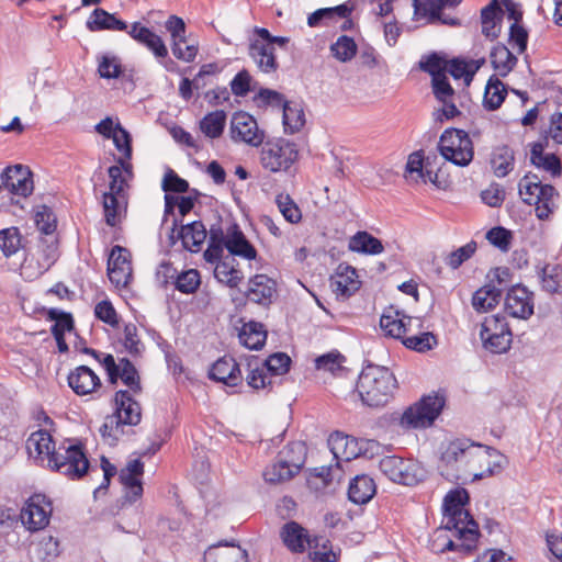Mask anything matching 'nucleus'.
Returning <instances> with one entry per match:
<instances>
[{
	"label": "nucleus",
	"mask_w": 562,
	"mask_h": 562,
	"mask_svg": "<svg viewBox=\"0 0 562 562\" xmlns=\"http://www.w3.org/2000/svg\"><path fill=\"white\" fill-rule=\"evenodd\" d=\"M402 344L417 352H425L431 350L437 345V338L432 333H409L406 334Z\"/></svg>",
	"instance_id": "nucleus-49"
},
{
	"label": "nucleus",
	"mask_w": 562,
	"mask_h": 562,
	"mask_svg": "<svg viewBox=\"0 0 562 562\" xmlns=\"http://www.w3.org/2000/svg\"><path fill=\"white\" fill-rule=\"evenodd\" d=\"M445 529L453 531V537L460 541L459 547L464 550L465 554L472 553L476 548L480 532L479 525L472 516L463 518L457 517L454 513H445Z\"/></svg>",
	"instance_id": "nucleus-11"
},
{
	"label": "nucleus",
	"mask_w": 562,
	"mask_h": 562,
	"mask_svg": "<svg viewBox=\"0 0 562 562\" xmlns=\"http://www.w3.org/2000/svg\"><path fill=\"white\" fill-rule=\"evenodd\" d=\"M144 473V463L139 459L132 460L120 472V481L127 488L126 499L130 503L137 501L143 494L139 480Z\"/></svg>",
	"instance_id": "nucleus-22"
},
{
	"label": "nucleus",
	"mask_w": 562,
	"mask_h": 562,
	"mask_svg": "<svg viewBox=\"0 0 562 562\" xmlns=\"http://www.w3.org/2000/svg\"><path fill=\"white\" fill-rule=\"evenodd\" d=\"M131 252L122 247L114 246L108 259V276L116 288H125L132 280Z\"/></svg>",
	"instance_id": "nucleus-14"
},
{
	"label": "nucleus",
	"mask_w": 562,
	"mask_h": 562,
	"mask_svg": "<svg viewBox=\"0 0 562 562\" xmlns=\"http://www.w3.org/2000/svg\"><path fill=\"white\" fill-rule=\"evenodd\" d=\"M380 471L392 482L403 485H416L425 479L424 468L412 459L386 456L379 462Z\"/></svg>",
	"instance_id": "nucleus-6"
},
{
	"label": "nucleus",
	"mask_w": 562,
	"mask_h": 562,
	"mask_svg": "<svg viewBox=\"0 0 562 562\" xmlns=\"http://www.w3.org/2000/svg\"><path fill=\"white\" fill-rule=\"evenodd\" d=\"M29 454L36 460L47 461V467L71 480H79L87 474L90 462L85 446L74 439H65L58 447L52 435L40 429L30 435L26 440Z\"/></svg>",
	"instance_id": "nucleus-2"
},
{
	"label": "nucleus",
	"mask_w": 562,
	"mask_h": 562,
	"mask_svg": "<svg viewBox=\"0 0 562 562\" xmlns=\"http://www.w3.org/2000/svg\"><path fill=\"white\" fill-rule=\"evenodd\" d=\"M486 239L502 251H508L513 240V233L503 227L496 226L487 231Z\"/></svg>",
	"instance_id": "nucleus-59"
},
{
	"label": "nucleus",
	"mask_w": 562,
	"mask_h": 562,
	"mask_svg": "<svg viewBox=\"0 0 562 562\" xmlns=\"http://www.w3.org/2000/svg\"><path fill=\"white\" fill-rule=\"evenodd\" d=\"M244 296L252 303L268 307L277 296V282L267 274H256L249 279Z\"/></svg>",
	"instance_id": "nucleus-16"
},
{
	"label": "nucleus",
	"mask_w": 562,
	"mask_h": 562,
	"mask_svg": "<svg viewBox=\"0 0 562 562\" xmlns=\"http://www.w3.org/2000/svg\"><path fill=\"white\" fill-rule=\"evenodd\" d=\"M448 61L437 53L430 54L426 60H420L419 68L429 74L431 79L440 77L447 72Z\"/></svg>",
	"instance_id": "nucleus-61"
},
{
	"label": "nucleus",
	"mask_w": 562,
	"mask_h": 562,
	"mask_svg": "<svg viewBox=\"0 0 562 562\" xmlns=\"http://www.w3.org/2000/svg\"><path fill=\"white\" fill-rule=\"evenodd\" d=\"M114 415L122 426H136L142 419L140 404L135 401L127 390H119L114 395Z\"/></svg>",
	"instance_id": "nucleus-17"
},
{
	"label": "nucleus",
	"mask_w": 562,
	"mask_h": 562,
	"mask_svg": "<svg viewBox=\"0 0 562 562\" xmlns=\"http://www.w3.org/2000/svg\"><path fill=\"white\" fill-rule=\"evenodd\" d=\"M229 134L234 142H243L250 146L263 143L265 133L258 128L257 121L247 112L238 111L232 115Z\"/></svg>",
	"instance_id": "nucleus-12"
},
{
	"label": "nucleus",
	"mask_w": 562,
	"mask_h": 562,
	"mask_svg": "<svg viewBox=\"0 0 562 562\" xmlns=\"http://www.w3.org/2000/svg\"><path fill=\"white\" fill-rule=\"evenodd\" d=\"M247 551L235 542H220L204 553V562H247Z\"/></svg>",
	"instance_id": "nucleus-23"
},
{
	"label": "nucleus",
	"mask_w": 562,
	"mask_h": 562,
	"mask_svg": "<svg viewBox=\"0 0 562 562\" xmlns=\"http://www.w3.org/2000/svg\"><path fill=\"white\" fill-rule=\"evenodd\" d=\"M380 327L385 336L402 341L406 334L414 331V327H422V322L417 317L407 316L398 311L390 310L382 314Z\"/></svg>",
	"instance_id": "nucleus-15"
},
{
	"label": "nucleus",
	"mask_w": 562,
	"mask_h": 562,
	"mask_svg": "<svg viewBox=\"0 0 562 562\" xmlns=\"http://www.w3.org/2000/svg\"><path fill=\"white\" fill-rule=\"evenodd\" d=\"M68 385L80 396L92 394L101 387L100 378L87 366H79L68 376Z\"/></svg>",
	"instance_id": "nucleus-19"
},
{
	"label": "nucleus",
	"mask_w": 562,
	"mask_h": 562,
	"mask_svg": "<svg viewBox=\"0 0 562 562\" xmlns=\"http://www.w3.org/2000/svg\"><path fill=\"white\" fill-rule=\"evenodd\" d=\"M469 502V494L464 488H456L450 491L443 498V512L454 513L457 517L468 518L470 513L463 508Z\"/></svg>",
	"instance_id": "nucleus-44"
},
{
	"label": "nucleus",
	"mask_w": 562,
	"mask_h": 562,
	"mask_svg": "<svg viewBox=\"0 0 562 562\" xmlns=\"http://www.w3.org/2000/svg\"><path fill=\"white\" fill-rule=\"evenodd\" d=\"M505 312L515 318L528 319L535 311L533 292L521 284L513 285L505 296Z\"/></svg>",
	"instance_id": "nucleus-13"
},
{
	"label": "nucleus",
	"mask_w": 562,
	"mask_h": 562,
	"mask_svg": "<svg viewBox=\"0 0 562 562\" xmlns=\"http://www.w3.org/2000/svg\"><path fill=\"white\" fill-rule=\"evenodd\" d=\"M345 361L346 358L340 352L334 350L317 357L315 359V367L317 370L330 372L335 376H342L348 371L344 367Z\"/></svg>",
	"instance_id": "nucleus-45"
},
{
	"label": "nucleus",
	"mask_w": 562,
	"mask_h": 562,
	"mask_svg": "<svg viewBox=\"0 0 562 562\" xmlns=\"http://www.w3.org/2000/svg\"><path fill=\"white\" fill-rule=\"evenodd\" d=\"M161 188L165 192L186 193L190 190L189 182L180 178L172 169L164 176Z\"/></svg>",
	"instance_id": "nucleus-64"
},
{
	"label": "nucleus",
	"mask_w": 562,
	"mask_h": 562,
	"mask_svg": "<svg viewBox=\"0 0 562 562\" xmlns=\"http://www.w3.org/2000/svg\"><path fill=\"white\" fill-rule=\"evenodd\" d=\"M446 400L441 395H424L417 403L405 409L401 417V426L422 429L430 427L437 419Z\"/></svg>",
	"instance_id": "nucleus-5"
},
{
	"label": "nucleus",
	"mask_w": 562,
	"mask_h": 562,
	"mask_svg": "<svg viewBox=\"0 0 562 562\" xmlns=\"http://www.w3.org/2000/svg\"><path fill=\"white\" fill-rule=\"evenodd\" d=\"M547 144L535 142L530 148V162L536 168L543 169L551 173L553 178L562 175V164L558 155L544 154Z\"/></svg>",
	"instance_id": "nucleus-26"
},
{
	"label": "nucleus",
	"mask_w": 562,
	"mask_h": 562,
	"mask_svg": "<svg viewBox=\"0 0 562 562\" xmlns=\"http://www.w3.org/2000/svg\"><path fill=\"white\" fill-rule=\"evenodd\" d=\"M353 7L349 3H342L330 8H321L312 12L307 16V25L310 27L326 26L336 18H347L351 15Z\"/></svg>",
	"instance_id": "nucleus-31"
},
{
	"label": "nucleus",
	"mask_w": 562,
	"mask_h": 562,
	"mask_svg": "<svg viewBox=\"0 0 562 562\" xmlns=\"http://www.w3.org/2000/svg\"><path fill=\"white\" fill-rule=\"evenodd\" d=\"M558 195V191L552 184H542L540 182L537 192L536 215L539 220H548L552 214L555 204L553 198Z\"/></svg>",
	"instance_id": "nucleus-40"
},
{
	"label": "nucleus",
	"mask_w": 562,
	"mask_h": 562,
	"mask_svg": "<svg viewBox=\"0 0 562 562\" xmlns=\"http://www.w3.org/2000/svg\"><path fill=\"white\" fill-rule=\"evenodd\" d=\"M505 457L467 438L450 441L441 451L438 470L450 482H474L503 469Z\"/></svg>",
	"instance_id": "nucleus-1"
},
{
	"label": "nucleus",
	"mask_w": 562,
	"mask_h": 562,
	"mask_svg": "<svg viewBox=\"0 0 562 562\" xmlns=\"http://www.w3.org/2000/svg\"><path fill=\"white\" fill-rule=\"evenodd\" d=\"M375 493V482L371 476L367 474L357 475L349 483L348 498L355 504H367L372 499Z\"/></svg>",
	"instance_id": "nucleus-29"
},
{
	"label": "nucleus",
	"mask_w": 562,
	"mask_h": 562,
	"mask_svg": "<svg viewBox=\"0 0 562 562\" xmlns=\"http://www.w3.org/2000/svg\"><path fill=\"white\" fill-rule=\"evenodd\" d=\"M226 113L223 110H216L207 113L200 121V130L209 138H218L225 128Z\"/></svg>",
	"instance_id": "nucleus-43"
},
{
	"label": "nucleus",
	"mask_w": 562,
	"mask_h": 562,
	"mask_svg": "<svg viewBox=\"0 0 562 562\" xmlns=\"http://www.w3.org/2000/svg\"><path fill=\"white\" fill-rule=\"evenodd\" d=\"M437 147L445 160L458 167L469 166L474 157L473 142L463 130L454 127L445 130Z\"/></svg>",
	"instance_id": "nucleus-4"
},
{
	"label": "nucleus",
	"mask_w": 562,
	"mask_h": 562,
	"mask_svg": "<svg viewBox=\"0 0 562 562\" xmlns=\"http://www.w3.org/2000/svg\"><path fill=\"white\" fill-rule=\"evenodd\" d=\"M483 346L493 353H503L510 348L513 334H484L480 333Z\"/></svg>",
	"instance_id": "nucleus-51"
},
{
	"label": "nucleus",
	"mask_w": 562,
	"mask_h": 562,
	"mask_svg": "<svg viewBox=\"0 0 562 562\" xmlns=\"http://www.w3.org/2000/svg\"><path fill=\"white\" fill-rule=\"evenodd\" d=\"M291 362V358L286 353L276 352L260 363L272 375H281L290 370Z\"/></svg>",
	"instance_id": "nucleus-58"
},
{
	"label": "nucleus",
	"mask_w": 562,
	"mask_h": 562,
	"mask_svg": "<svg viewBox=\"0 0 562 562\" xmlns=\"http://www.w3.org/2000/svg\"><path fill=\"white\" fill-rule=\"evenodd\" d=\"M331 55L340 63L350 61L358 52L355 40L347 35H340L329 47Z\"/></svg>",
	"instance_id": "nucleus-47"
},
{
	"label": "nucleus",
	"mask_w": 562,
	"mask_h": 562,
	"mask_svg": "<svg viewBox=\"0 0 562 562\" xmlns=\"http://www.w3.org/2000/svg\"><path fill=\"white\" fill-rule=\"evenodd\" d=\"M286 453H296L292 458H282L279 456L278 460L266 468L263 479L270 484H279L291 480L295 476L303 463L305 456V446L300 441L290 442L286 446Z\"/></svg>",
	"instance_id": "nucleus-8"
},
{
	"label": "nucleus",
	"mask_w": 562,
	"mask_h": 562,
	"mask_svg": "<svg viewBox=\"0 0 562 562\" xmlns=\"http://www.w3.org/2000/svg\"><path fill=\"white\" fill-rule=\"evenodd\" d=\"M514 165L515 154L509 146L501 145L493 149L491 166L496 177H506L514 169Z\"/></svg>",
	"instance_id": "nucleus-34"
},
{
	"label": "nucleus",
	"mask_w": 562,
	"mask_h": 562,
	"mask_svg": "<svg viewBox=\"0 0 562 562\" xmlns=\"http://www.w3.org/2000/svg\"><path fill=\"white\" fill-rule=\"evenodd\" d=\"M276 203L280 213L289 223L296 224L301 221V210L289 194H278Z\"/></svg>",
	"instance_id": "nucleus-56"
},
{
	"label": "nucleus",
	"mask_w": 562,
	"mask_h": 562,
	"mask_svg": "<svg viewBox=\"0 0 562 562\" xmlns=\"http://www.w3.org/2000/svg\"><path fill=\"white\" fill-rule=\"evenodd\" d=\"M502 13L497 0H492L481 10L482 34L485 37L493 41L499 36L501 25H497L495 20L496 16Z\"/></svg>",
	"instance_id": "nucleus-39"
},
{
	"label": "nucleus",
	"mask_w": 562,
	"mask_h": 562,
	"mask_svg": "<svg viewBox=\"0 0 562 562\" xmlns=\"http://www.w3.org/2000/svg\"><path fill=\"white\" fill-rule=\"evenodd\" d=\"M440 2L441 0H413L414 14L417 18H426L429 24L461 26V20L446 14Z\"/></svg>",
	"instance_id": "nucleus-18"
},
{
	"label": "nucleus",
	"mask_w": 562,
	"mask_h": 562,
	"mask_svg": "<svg viewBox=\"0 0 562 562\" xmlns=\"http://www.w3.org/2000/svg\"><path fill=\"white\" fill-rule=\"evenodd\" d=\"M296 145L288 139L279 138L267 142L260 153V162L271 172L286 171L297 159Z\"/></svg>",
	"instance_id": "nucleus-7"
},
{
	"label": "nucleus",
	"mask_w": 562,
	"mask_h": 562,
	"mask_svg": "<svg viewBox=\"0 0 562 562\" xmlns=\"http://www.w3.org/2000/svg\"><path fill=\"white\" fill-rule=\"evenodd\" d=\"M235 261V258L227 257L225 260L218 261L214 269V277L217 281L228 288H236L244 279V274L236 268Z\"/></svg>",
	"instance_id": "nucleus-37"
},
{
	"label": "nucleus",
	"mask_w": 562,
	"mask_h": 562,
	"mask_svg": "<svg viewBox=\"0 0 562 562\" xmlns=\"http://www.w3.org/2000/svg\"><path fill=\"white\" fill-rule=\"evenodd\" d=\"M21 247V235L18 227L0 231V249L5 257H11Z\"/></svg>",
	"instance_id": "nucleus-55"
},
{
	"label": "nucleus",
	"mask_w": 562,
	"mask_h": 562,
	"mask_svg": "<svg viewBox=\"0 0 562 562\" xmlns=\"http://www.w3.org/2000/svg\"><path fill=\"white\" fill-rule=\"evenodd\" d=\"M282 112L284 131L286 133H296L304 126L305 114L300 102L290 101L288 104H284Z\"/></svg>",
	"instance_id": "nucleus-41"
},
{
	"label": "nucleus",
	"mask_w": 562,
	"mask_h": 562,
	"mask_svg": "<svg viewBox=\"0 0 562 562\" xmlns=\"http://www.w3.org/2000/svg\"><path fill=\"white\" fill-rule=\"evenodd\" d=\"M87 29L91 32L98 31H126L128 29L126 22L120 20L102 8H97L92 11L87 20Z\"/></svg>",
	"instance_id": "nucleus-30"
},
{
	"label": "nucleus",
	"mask_w": 562,
	"mask_h": 562,
	"mask_svg": "<svg viewBox=\"0 0 562 562\" xmlns=\"http://www.w3.org/2000/svg\"><path fill=\"white\" fill-rule=\"evenodd\" d=\"M120 375L122 382L130 389L133 394L142 392L140 378L135 366L127 359H120Z\"/></svg>",
	"instance_id": "nucleus-50"
},
{
	"label": "nucleus",
	"mask_w": 562,
	"mask_h": 562,
	"mask_svg": "<svg viewBox=\"0 0 562 562\" xmlns=\"http://www.w3.org/2000/svg\"><path fill=\"white\" fill-rule=\"evenodd\" d=\"M357 270L348 265L340 263L335 276L330 278V286L337 294L350 296L359 289Z\"/></svg>",
	"instance_id": "nucleus-27"
},
{
	"label": "nucleus",
	"mask_w": 562,
	"mask_h": 562,
	"mask_svg": "<svg viewBox=\"0 0 562 562\" xmlns=\"http://www.w3.org/2000/svg\"><path fill=\"white\" fill-rule=\"evenodd\" d=\"M490 59L493 68L501 77H506L518 61L517 57L503 43H497L492 48Z\"/></svg>",
	"instance_id": "nucleus-33"
},
{
	"label": "nucleus",
	"mask_w": 562,
	"mask_h": 562,
	"mask_svg": "<svg viewBox=\"0 0 562 562\" xmlns=\"http://www.w3.org/2000/svg\"><path fill=\"white\" fill-rule=\"evenodd\" d=\"M61 551L58 538L48 535L43 536L33 544L31 555L35 562H53L60 555Z\"/></svg>",
	"instance_id": "nucleus-32"
},
{
	"label": "nucleus",
	"mask_w": 562,
	"mask_h": 562,
	"mask_svg": "<svg viewBox=\"0 0 562 562\" xmlns=\"http://www.w3.org/2000/svg\"><path fill=\"white\" fill-rule=\"evenodd\" d=\"M99 431L103 440L110 446H115L119 440V436L123 434L122 425L114 415L105 417Z\"/></svg>",
	"instance_id": "nucleus-60"
},
{
	"label": "nucleus",
	"mask_w": 562,
	"mask_h": 562,
	"mask_svg": "<svg viewBox=\"0 0 562 562\" xmlns=\"http://www.w3.org/2000/svg\"><path fill=\"white\" fill-rule=\"evenodd\" d=\"M226 249L232 256H238L247 260H254L257 257L256 248L237 224H232L226 231Z\"/></svg>",
	"instance_id": "nucleus-25"
},
{
	"label": "nucleus",
	"mask_w": 562,
	"mask_h": 562,
	"mask_svg": "<svg viewBox=\"0 0 562 562\" xmlns=\"http://www.w3.org/2000/svg\"><path fill=\"white\" fill-rule=\"evenodd\" d=\"M328 447L334 458L337 460V468L339 461H351L360 456L361 450L358 447L356 438L345 435L339 431L333 432L328 438Z\"/></svg>",
	"instance_id": "nucleus-20"
},
{
	"label": "nucleus",
	"mask_w": 562,
	"mask_h": 562,
	"mask_svg": "<svg viewBox=\"0 0 562 562\" xmlns=\"http://www.w3.org/2000/svg\"><path fill=\"white\" fill-rule=\"evenodd\" d=\"M248 374L246 376L247 384L255 389H263L271 382L267 380L266 369L262 367L258 358H254L247 363Z\"/></svg>",
	"instance_id": "nucleus-53"
},
{
	"label": "nucleus",
	"mask_w": 562,
	"mask_h": 562,
	"mask_svg": "<svg viewBox=\"0 0 562 562\" xmlns=\"http://www.w3.org/2000/svg\"><path fill=\"white\" fill-rule=\"evenodd\" d=\"M240 342L248 349L258 350L263 347L267 339V330L261 323L249 322L244 324L239 331Z\"/></svg>",
	"instance_id": "nucleus-35"
},
{
	"label": "nucleus",
	"mask_w": 562,
	"mask_h": 562,
	"mask_svg": "<svg viewBox=\"0 0 562 562\" xmlns=\"http://www.w3.org/2000/svg\"><path fill=\"white\" fill-rule=\"evenodd\" d=\"M209 378L227 386H237L243 381L239 364L233 357L228 356H224L212 366Z\"/></svg>",
	"instance_id": "nucleus-21"
},
{
	"label": "nucleus",
	"mask_w": 562,
	"mask_h": 562,
	"mask_svg": "<svg viewBox=\"0 0 562 562\" xmlns=\"http://www.w3.org/2000/svg\"><path fill=\"white\" fill-rule=\"evenodd\" d=\"M280 538L284 546L293 553H303L306 548L327 549L329 540L318 536H311L308 530L299 522L291 520L285 522L280 530Z\"/></svg>",
	"instance_id": "nucleus-9"
},
{
	"label": "nucleus",
	"mask_w": 562,
	"mask_h": 562,
	"mask_svg": "<svg viewBox=\"0 0 562 562\" xmlns=\"http://www.w3.org/2000/svg\"><path fill=\"white\" fill-rule=\"evenodd\" d=\"M479 70V65H475L473 68H470V65L460 58H453L448 61L447 71L454 79H464L467 85H470L474 74Z\"/></svg>",
	"instance_id": "nucleus-57"
},
{
	"label": "nucleus",
	"mask_w": 562,
	"mask_h": 562,
	"mask_svg": "<svg viewBox=\"0 0 562 562\" xmlns=\"http://www.w3.org/2000/svg\"><path fill=\"white\" fill-rule=\"evenodd\" d=\"M125 199L124 193L116 194L114 192H104L103 193V210H104V218L105 223L113 227L117 224V212L120 207V203Z\"/></svg>",
	"instance_id": "nucleus-54"
},
{
	"label": "nucleus",
	"mask_w": 562,
	"mask_h": 562,
	"mask_svg": "<svg viewBox=\"0 0 562 562\" xmlns=\"http://www.w3.org/2000/svg\"><path fill=\"white\" fill-rule=\"evenodd\" d=\"M35 224L41 233L50 235L56 229V216L48 206L42 205L35 214Z\"/></svg>",
	"instance_id": "nucleus-62"
},
{
	"label": "nucleus",
	"mask_w": 562,
	"mask_h": 562,
	"mask_svg": "<svg viewBox=\"0 0 562 562\" xmlns=\"http://www.w3.org/2000/svg\"><path fill=\"white\" fill-rule=\"evenodd\" d=\"M47 319L54 322L50 330L53 336H65L67 331L75 328L74 317L70 313L58 308H49L46 313Z\"/></svg>",
	"instance_id": "nucleus-48"
},
{
	"label": "nucleus",
	"mask_w": 562,
	"mask_h": 562,
	"mask_svg": "<svg viewBox=\"0 0 562 562\" xmlns=\"http://www.w3.org/2000/svg\"><path fill=\"white\" fill-rule=\"evenodd\" d=\"M349 249L355 252L378 255L384 250L382 241L368 232H357L349 239Z\"/></svg>",
	"instance_id": "nucleus-36"
},
{
	"label": "nucleus",
	"mask_w": 562,
	"mask_h": 562,
	"mask_svg": "<svg viewBox=\"0 0 562 562\" xmlns=\"http://www.w3.org/2000/svg\"><path fill=\"white\" fill-rule=\"evenodd\" d=\"M502 293V288H497L496 285H485L474 292L472 305L477 312H487L498 304Z\"/></svg>",
	"instance_id": "nucleus-38"
},
{
	"label": "nucleus",
	"mask_w": 562,
	"mask_h": 562,
	"mask_svg": "<svg viewBox=\"0 0 562 562\" xmlns=\"http://www.w3.org/2000/svg\"><path fill=\"white\" fill-rule=\"evenodd\" d=\"M173 284L175 288L181 293L192 294L199 289L201 284L200 273L196 269L182 271L177 276Z\"/></svg>",
	"instance_id": "nucleus-52"
},
{
	"label": "nucleus",
	"mask_w": 562,
	"mask_h": 562,
	"mask_svg": "<svg viewBox=\"0 0 562 562\" xmlns=\"http://www.w3.org/2000/svg\"><path fill=\"white\" fill-rule=\"evenodd\" d=\"M476 250V243L470 241L467 245L458 248L457 250L450 252L446 258V263L451 269H458L464 261L470 259Z\"/></svg>",
	"instance_id": "nucleus-63"
},
{
	"label": "nucleus",
	"mask_w": 562,
	"mask_h": 562,
	"mask_svg": "<svg viewBox=\"0 0 562 562\" xmlns=\"http://www.w3.org/2000/svg\"><path fill=\"white\" fill-rule=\"evenodd\" d=\"M397 386V380L389 368L370 363L359 374L356 390L364 405L383 407L393 398Z\"/></svg>",
	"instance_id": "nucleus-3"
},
{
	"label": "nucleus",
	"mask_w": 562,
	"mask_h": 562,
	"mask_svg": "<svg viewBox=\"0 0 562 562\" xmlns=\"http://www.w3.org/2000/svg\"><path fill=\"white\" fill-rule=\"evenodd\" d=\"M541 284L551 294L562 293V266L546 265L541 269Z\"/></svg>",
	"instance_id": "nucleus-46"
},
{
	"label": "nucleus",
	"mask_w": 562,
	"mask_h": 562,
	"mask_svg": "<svg viewBox=\"0 0 562 562\" xmlns=\"http://www.w3.org/2000/svg\"><path fill=\"white\" fill-rule=\"evenodd\" d=\"M248 55L254 60L258 69L265 74L276 72L279 63L274 55V47L263 44L259 40H251L248 46Z\"/></svg>",
	"instance_id": "nucleus-24"
},
{
	"label": "nucleus",
	"mask_w": 562,
	"mask_h": 562,
	"mask_svg": "<svg viewBox=\"0 0 562 562\" xmlns=\"http://www.w3.org/2000/svg\"><path fill=\"white\" fill-rule=\"evenodd\" d=\"M52 510V502L45 495L34 494L21 510V521L31 531L44 529L49 524Z\"/></svg>",
	"instance_id": "nucleus-10"
},
{
	"label": "nucleus",
	"mask_w": 562,
	"mask_h": 562,
	"mask_svg": "<svg viewBox=\"0 0 562 562\" xmlns=\"http://www.w3.org/2000/svg\"><path fill=\"white\" fill-rule=\"evenodd\" d=\"M207 237V231L202 221L181 225L177 238L181 240L184 249L199 252Z\"/></svg>",
	"instance_id": "nucleus-28"
},
{
	"label": "nucleus",
	"mask_w": 562,
	"mask_h": 562,
	"mask_svg": "<svg viewBox=\"0 0 562 562\" xmlns=\"http://www.w3.org/2000/svg\"><path fill=\"white\" fill-rule=\"evenodd\" d=\"M507 90L505 85L496 77L492 76L486 85L483 104L490 111L497 110L505 100Z\"/></svg>",
	"instance_id": "nucleus-42"
}]
</instances>
